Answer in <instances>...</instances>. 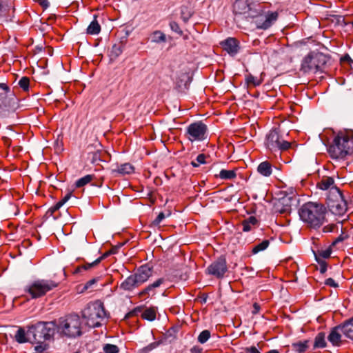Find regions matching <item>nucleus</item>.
<instances>
[{"label": "nucleus", "instance_id": "1", "mask_svg": "<svg viewBox=\"0 0 353 353\" xmlns=\"http://www.w3.org/2000/svg\"><path fill=\"white\" fill-rule=\"evenodd\" d=\"M327 150L330 157L336 159H343L353 154V131L345 130L338 132Z\"/></svg>", "mask_w": 353, "mask_h": 353}, {"label": "nucleus", "instance_id": "2", "mask_svg": "<svg viewBox=\"0 0 353 353\" xmlns=\"http://www.w3.org/2000/svg\"><path fill=\"white\" fill-rule=\"evenodd\" d=\"M56 324L53 321L38 322L29 327L28 335L32 338V343L34 344V350L37 353H43L48 347L46 343L54 334Z\"/></svg>", "mask_w": 353, "mask_h": 353}, {"label": "nucleus", "instance_id": "3", "mask_svg": "<svg viewBox=\"0 0 353 353\" xmlns=\"http://www.w3.org/2000/svg\"><path fill=\"white\" fill-rule=\"evenodd\" d=\"M326 208L323 205L307 202L303 205L299 210L300 219L312 228H320L325 221Z\"/></svg>", "mask_w": 353, "mask_h": 353}, {"label": "nucleus", "instance_id": "4", "mask_svg": "<svg viewBox=\"0 0 353 353\" xmlns=\"http://www.w3.org/2000/svg\"><path fill=\"white\" fill-rule=\"evenodd\" d=\"M56 327L59 333L68 338H75L82 334V321L77 314L60 318Z\"/></svg>", "mask_w": 353, "mask_h": 353}, {"label": "nucleus", "instance_id": "5", "mask_svg": "<svg viewBox=\"0 0 353 353\" xmlns=\"http://www.w3.org/2000/svg\"><path fill=\"white\" fill-rule=\"evenodd\" d=\"M106 316L103 304L100 301L90 303L83 311V317L90 327H99Z\"/></svg>", "mask_w": 353, "mask_h": 353}, {"label": "nucleus", "instance_id": "6", "mask_svg": "<svg viewBox=\"0 0 353 353\" xmlns=\"http://www.w3.org/2000/svg\"><path fill=\"white\" fill-rule=\"evenodd\" d=\"M278 17V12L267 10L261 6H257L253 13H250V17L254 19V23L256 28L261 30H267L271 27L276 22Z\"/></svg>", "mask_w": 353, "mask_h": 353}, {"label": "nucleus", "instance_id": "7", "mask_svg": "<svg viewBox=\"0 0 353 353\" xmlns=\"http://www.w3.org/2000/svg\"><path fill=\"white\" fill-rule=\"evenodd\" d=\"M58 286V283L50 279H36L30 282L24 288L32 299H37L46 295Z\"/></svg>", "mask_w": 353, "mask_h": 353}, {"label": "nucleus", "instance_id": "8", "mask_svg": "<svg viewBox=\"0 0 353 353\" xmlns=\"http://www.w3.org/2000/svg\"><path fill=\"white\" fill-rule=\"evenodd\" d=\"M327 206L332 214L343 215L347 211V203L339 188H332L331 195H327Z\"/></svg>", "mask_w": 353, "mask_h": 353}, {"label": "nucleus", "instance_id": "9", "mask_svg": "<svg viewBox=\"0 0 353 353\" xmlns=\"http://www.w3.org/2000/svg\"><path fill=\"white\" fill-rule=\"evenodd\" d=\"M325 63V57L320 53H311L304 58L301 70L306 73H315L321 70Z\"/></svg>", "mask_w": 353, "mask_h": 353}, {"label": "nucleus", "instance_id": "10", "mask_svg": "<svg viewBox=\"0 0 353 353\" xmlns=\"http://www.w3.org/2000/svg\"><path fill=\"white\" fill-rule=\"evenodd\" d=\"M266 147L272 152L286 150L290 147V143L283 140L277 129L270 131L266 136Z\"/></svg>", "mask_w": 353, "mask_h": 353}, {"label": "nucleus", "instance_id": "11", "mask_svg": "<svg viewBox=\"0 0 353 353\" xmlns=\"http://www.w3.org/2000/svg\"><path fill=\"white\" fill-rule=\"evenodd\" d=\"M206 125L201 122H196L187 128L185 135L191 142L201 141L206 139Z\"/></svg>", "mask_w": 353, "mask_h": 353}, {"label": "nucleus", "instance_id": "12", "mask_svg": "<svg viewBox=\"0 0 353 353\" xmlns=\"http://www.w3.org/2000/svg\"><path fill=\"white\" fill-rule=\"evenodd\" d=\"M227 271V262L223 256L219 257L217 260L212 263L206 270L208 274L212 275L217 279L223 278Z\"/></svg>", "mask_w": 353, "mask_h": 353}, {"label": "nucleus", "instance_id": "13", "mask_svg": "<svg viewBox=\"0 0 353 353\" xmlns=\"http://www.w3.org/2000/svg\"><path fill=\"white\" fill-rule=\"evenodd\" d=\"M233 8L236 14H248V16L250 17V13H253L256 7L250 0H236Z\"/></svg>", "mask_w": 353, "mask_h": 353}, {"label": "nucleus", "instance_id": "14", "mask_svg": "<svg viewBox=\"0 0 353 353\" xmlns=\"http://www.w3.org/2000/svg\"><path fill=\"white\" fill-rule=\"evenodd\" d=\"M139 286L146 282L152 275V267L149 264L140 266L132 274Z\"/></svg>", "mask_w": 353, "mask_h": 353}, {"label": "nucleus", "instance_id": "15", "mask_svg": "<svg viewBox=\"0 0 353 353\" xmlns=\"http://www.w3.org/2000/svg\"><path fill=\"white\" fill-rule=\"evenodd\" d=\"M295 201L292 196H285L279 199L274 204L276 212L281 214L290 212L292 203Z\"/></svg>", "mask_w": 353, "mask_h": 353}, {"label": "nucleus", "instance_id": "16", "mask_svg": "<svg viewBox=\"0 0 353 353\" xmlns=\"http://www.w3.org/2000/svg\"><path fill=\"white\" fill-rule=\"evenodd\" d=\"M341 333L343 334V325H339L333 327L328 336L327 340L332 343V345L339 347L341 345Z\"/></svg>", "mask_w": 353, "mask_h": 353}, {"label": "nucleus", "instance_id": "17", "mask_svg": "<svg viewBox=\"0 0 353 353\" xmlns=\"http://www.w3.org/2000/svg\"><path fill=\"white\" fill-rule=\"evenodd\" d=\"M221 45L223 49L232 56L235 55L239 49V42L234 38H228L221 43Z\"/></svg>", "mask_w": 353, "mask_h": 353}, {"label": "nucleus", "instance_id": "18", "mask_svg": "<svg viewBox=\"0 0 353 353\" xmlns=\"http://www.w3.org/2000/svg\"><path fill=\"white\" fill-rule=\"evenodd\" d=\"M317 187L323 190H328V194L331 195L332 188H337L334 185V181L332 177L324 176L317 183Z\"/></svg>", "mask_w": 353, "mask_h": 353}, {"label": "nucleus", "instance_id": "19", "mask_svg": "<svg viewBox=\"0 0 353 353\" xmlns=\"http://www.w3.org/2000/svg\"><path fill=\"white\" fill-rule=\"evenodd\" d=\"M165 281L163 278H160L154 281L153 283L149 285L145 288H144L142 291L139 293V296L142 297L145 295H154L155 294L154 289L159 287L161 284H163Z\"/></svg>", "mask_w": 353, "mask_h": 353}, {"label": "nucleus", "instance_id": "20", "mask_svg": "<svg viewBox=\"0 0 353 353\" xmlns=\"http://www.w3.org/2000/svg\"><path fill=\"white\" fill-rule=\"evenodd\" d=\"M138 287L139 285L132 274L127 277L120 285V288L125 291H132Z\"/></svg>", "mask_w": 353, "mask_h": 353}, {"label": "nucleus", "instance_id": "21", "mask_svg": "<svg viewBox=\"0 0 353 353\" xmlns=\"http://www.w3.org/2000/svg\"><path fill=\"white\" fill-rule=\"evenodd\" d=\"M134 170V167L130 163H126L121 164L120 165H117L115 168H113L112 170V173H117L121 175H125L133 173Z\"/></svg>", "mask_w": 353, "mask_h": 353}, {"label": "nucleus", "instance_id": "22", "mask_svg": "<svg viewBox=\"0 0 353 353\" xmlns=\"http://www.w3.org/2000/svg\"><path fill=\"white\" fill-rule=\"evenodd\" d=\"M192 81V76L190 74V72L185 70V72L181 73L176 81V83L179 88L184 87L187 88L188 85Z\"/></svg>", "mask_w": 353, "mask_h": 353}, {"label": "nucleus", "instance_id": "23", "mask_svg": "<svg viewBox=\"0 0 353 353\" xmlns=\"http://www.w3.org/2000/svg\"><path fill=\"white\" fill-rule=\"evenodd\" d=\"M257 171L263 176H270L272 172V165L267 161H263L258 165Z\"/></svg>", "mask_w": 353, "mask_h": 353}, {"label": "nucleus", "instance_id": "24", "mask_svg": "<svg viewBox=\"0 0 353 353\" xmlns=\"http://www.w3.org/2000/svg\"><path fill=\"white\" fill-rule=\"evenodd\" d=\"M14 338L16 341L19 343H23L28 341H30L32 343V338H29L28 332H26L23 328H19L17 331Z\"/></svg>", "mask_w": 353, "mask_h": 353}, {"label": "nucleus", "instance_id": "25", "mask_svg": "<svg viewBox=\"0 0 353 353\" xmlns=\"http://www.w3.org/2000/svg\"><path fill=\"white\" fill-rule=\"evenodd\" d=\"M343 334L348 339L353 340V317L345 321L343 324Z\"/></svg>", "mask_w": 353, "mask_h": 353}, {"label": "nucleus", "instance_id": "26", "mask_svg": "<svg viewBox=\"0 0 353 353\" xmlns=\"http://www.w3.org/2000/svg\"><path fill=\"white\" fill-rule=\"evenodd\" d=\"M257 224V219L254 216H250L242 223L243 231L249 232Z\"/></svg>", "mask_w": 353, "mask_h": 353}, {"label": "nucleus", "instance_id": "27", "mask_svg": "<svg viewBox=\"0 0 353 353\" xmlns=\"http://www.w3.org/2000/svg\"><path fill=\"white\" fill-rule=\"evenodd\" d=\"M325 334L323 332L319 333L314 339V348H324L326 347Z\"/></svg>", "mask_w": 353, "mask_h": 353}, {"label": "nucleus", "instance_id": "28", "mask_svg": "<svg viewBox=\"0 0 353 353\" xmlns=\"http://www.w3.org/2000/svg\"><path fill=\"white\" fill-rule=\"evenodd\" d=\"M101 31V26L99 24L98 21L96 20V17H94V19L90 23V24L87 28V33L91 35L98 34Z\"/></svg>", "mask_w": 353, "mask_h": 353}, {"label": "nucleus", "instance_id": "29", "mask_svg": "<svg viewBox=\"0 0 353 353\" xmlns=\"http://www.w3.org/2000/svg\"><path fill=\"white\" fill-rule=\"evenodd\" d=\"M236 176V174L234 170H221L219 174L216 175V177H219L221 179L229 180L233 179Z\"/></svg>", "mask_w": 353, "mask_h": 353}, {"label": "nucleus", "instance_id": "30", "mask_svg": "<svg viewBox=\"0 0 353 353\" xmlns=\"http://www.w3.org/2000/svg\"><path fill=\"white\" fill-rule=\"evenodd\" d=\"M150 39L152 43H158L161 42H165L166 37L165 34L163 33L161 31L157 30L151 34Z\"/></svg>", "mask_w": 353, "mask_h": 353}, {"label": "nucleus", "instance_id": "31", "mask_svg": "<svg viewBox=\"0 0 353 353\" xmlns=\"http://www.w3.org/2000/svg\"><path fill=\"white\" fill-rule=\"evenodd\" d=\"M141 316L144 319L154 321L156 319V310L152 307L147 308L143 312Z\"/></svg>", "mask_w": 353, "mask_h": 353}, {"label": "nucleus", "instance_id": "32", "mask_svg": "<svg viewBox=\"0 0 353 353\" xmlns=\"http://www.w3.org/2000/svg\"><path fill=\"white\" fill-rule=\"evenodd\" d=\"M269 245H270V241L268 240H263L262 242L254 245L252 248V252L254 254H257L258 252L263 251L265 249H267V248L269 246Z\"/></svg>", "mask_w": 353, "mask_h": 353}, {"label": "nucleus", "instance_id": "33", "mask_svg": "<svg viewBox=\"0 0 353 353\" xmlns=\"http://www.w3.org/2000/svg\"><path fill=\"white\" fill-rule=\"evenodd\" d=\"M93 179H94V175H92V174L85 175L77 181L76 186L77 188H81V187L85 185L86 184L89 183L90 181H92Z\"/></svg>", "mask_w": 353, "mask_h": 353}, {"label": "nucleus", "instance_id": "34", "mask_svg": "<svg viewBox=\"0 0 353 353\" xmlns=\"http://www.w3.org/2000/svg\"><path fill=\"white\" fill-rule=\"evenodd\" d=\"M307 341H299L293 343L292 347L296 352L302 353L307 348Z\"/></svg>", "mask_w": 353, "mask_h": 353}, {"label": "nucleus", "instance_id": "35", "mask_svg": "<svg viewBox=\"0 0 353 353\" xmlns=\"http://www.w3.org/2000/svg\"><path fill=\"white\" fill-rule=\"evenodd\" d=\"M109 253H105L103 255H102L101 256L99 257L98 259H97L94 261H93L92 263H87L85 264V265L82 266L81 268L84 269V270H87L88 268H90L94 265H97V264H99L103 259H105L107 256H108ZM80 269L81 268H78L77 269V272H79L80 271Z\"/></svg>", "mask_w": 353, "mask_h": 353}, {"label": "nucleus", "instance_id": "36", "mask_svg": "<svg viewBox=\"0 0 353 353\" xmlns=\"http://www.w3.org/2000/svg\"><path fill=\"white\" fill-rule=\"evenodd\" d=\"M246 82L249 85L258 86L261 83V81L252 74H248L245 78Z\"/></svg>", "mask_w": 353, "mask_h": 353}, {"label": "nucleus", "instance_id": "37", "mask_svg": "<svg viewBox=\"0 0 353 353\" xmlns=\"http://www.w3.org/2000/svg\"><path fill=\"white\" fill-rule=\"evenodd\" d=\"M210 337V332L208 330L202 331L199 336L198 341L201 343H205Z\"/></svg>", "mask_w": 353, "mask_h": 353}, {"label": "nucleus", "instance_id": "38", "mask_svg": "<svg viewBox=\"0 0 353 353\" xmlns=\"http://www.w3.org/2000/svg\"><path fill=\"white\" fill-rule=\"evenodd\" d=\"M192 12L188 8H183L181 12V17L185 23H187L192 17Z\"/></svg>", "mask_w": 353, "mask_h": 353}, {"label": "nucleus", "instance_id": "39", "mask_svg": "<svg viewBox=\"0 0 353 353\" xmlns=\"http://www.w3.org/2000/svg\"><path fill=\"white\" fill-rule=\"evenodd\" d=\"M103 350L105 353H118L119 350L117 345L112 344H105Z\"/></svg>", "mask_w": 353, "mask_h": 353}, {"label": "nucleus", "instance_id": "40", "mask_svg": "<svg viewBox=\"0 0 353 353\" xmlns=\"http://www.w3.org/2000/svg\"><path fill=\"white\" fill-rule=\"evenodd\" d=\"M205 163V155L200 154L197 156L196 161H192L191 164L194 167H198L200 164Z\"/></svg>", "mask_w": 353, "mask_h": 353}, {"label": "nucleus", "instance_id": "41", "mask_svg": "<svg viewBox=\"0 0 353 353\" xmlns=\"http://www.w3.org/2000/svg\"><path fill=\"white\" fill-rule=\"evenodd\" d=\"M29 79L24 77L19 80V85L23 90H28L29 88Z\"/></svg>", "mask_w": 353, "mask_h": 353}, {"label": "nucleus", "instance_id": "42", "mask_svg": "<svg viewBox=\"0 0 353 353\" xmlns=\"http://www.w3.org/2000/svg\"><path fill=\"white\" fill-rule=\"evenodd\" d=\"M170 28L172 31L179 34L181 35L183 34V31L181 30L179 24L175 21H172L170 23Z\"/></svg>", "mask_w": 353, "mask_h": 353}, {"label": "nucleus", "instance_id": "43", "mask_svg": "<svg viewBox=\"0 0 353 353\" xmlns=\"http://www.w3.org/2000/svg\"><path fill=\"white\" fill-rule=\"evenodd\" d=\"M331 254V250L329 249L321 250L318 252V256H321L323 259L329 258Z\"/></svg>", "mask_w": 353, "mask_h": 353}, {"label": "nucleus", "instance_id": "44", "mask_svg": "<svg viewBox=\"0 0 353 353\" xmlns=\"http://www.w3.org/2000/svg\"><path fill=\"white\" fill-rule=\"evenodd\" d=\"M336 227V225L334 223L328 224L327 225L323 227V232L325 233L332 232L334 231Z\"/></svg>", "mask_w": 353, "mask_h": 353}, {"label": "nucleus", "instance_id": "45", "mask_svg": "<svg viewBox=\"0 0 353 353\" xmlns=\"http://www.w3.org/2000/svg\"><path fill=\"white\" fill-rule=\"evenodd\" d=\"M165 219V214L163 212H160L157 218L154 220L153 224L158 225Z\"/></svg>", "mask_w": 353, "mask_h": 353}, {"label": "nucleus", "instance_id": "46", "mask_svg": "<svg viewBox=\"0 0 353 353\" xmlns=\"http://www.w3.org/2000/svg\"><path fill=\"white\" fill-rule=\"evenodd\" d=\"M160 343H161L160 341H155V342L151 343L150 345H148L147 347H145L144 348V351L145 352H148L153 350L154 348L157 347Z\"/></svg>", "mask_w": 353, "mask_h": 353}, {"label": "nucleus", "instance_id": "47", "mask_svg": "<svg viewBox=\"0 0 353 353\" xmlns=\"http://www.w3.org/2000/svg\"><path fill=\"white\" fill-rule=\"evenodd\" d=\"M316 259L317 261L319 262V263L320 264V268H319L320 272L321 274H324L327 270V265H326L325 262H324V261L320 262L317 258V255H316Z\"/></svg>", "mask_w": 353, "mask_h": 353}, {"label": "nucleus", "instance_id": "48", "mask_svg": "<svg viewBox=\"0 0 353 353\" xmlns=\"http://www.w3.org/2000/svg\"><path fill=\"white\" fill-rule=\"evenodd\" d=\"M325 284L335 288L339 286L338 283L332 278L327 279L325 281Z\"/></svg>", "mask_w": 353, "mask_h": 353}, {"label": "nucleus", "instance_id": "49", "mask_svg": "<svg viewBox=\"0 0 353 353\" xmlns=\"http://www.w3.org/2000/svg\"><path fill=\"white\" fill-rule=\"evenodd\" d=\"M36 1L44 8H48L50 5L48 0H36Z\"/></svg>", "mask_w": 353, "mask_h": 353}, {"label": "nucleus", "instance_id": "50", "mask_svg": "<svg viewBox=\"0 0 353 353\" xmlns=\"http://www.w3.org/2000/svg\"><path fill=\"white\" fill-rule=\"evenodd\" d=\"M2 139L4 144L9 147L11 143V140L10 139V138L8 137L7 136H3Z\"/></svg>", "mask_w": 353, "mask_h": 353}, {"label": "nucleus", "instance_id": "51", "mask_svg": "<svg viewBox=\"0 0 353 353\" xmlns=\"http://www.w3.org/2000/svg\"><path fill=\"white\" fill-rule=\"evenodd\" d=\"M247 352L249 353H261L256 347L252 346L247 349Z\"/></svg>", "mask_w": 353, "mask_h": 353}, {"label": "nucleus", "instance_id": "52", "mask_svg": "<svg viewBox=\"0 0 353 353\" xmlns=\"http://www.w3.org/2000/svg\"><path fill=\"white\" fill-rule=\"evenodd\" d=\"M201 350L202 349L200 348L199 347L194 346L192 348H191L190 352L191 353H201Z\"/></svg>", "mask_w": 353, "mask_h": 353}, {"label": "nucleus", "instance_id": "53", "mask_svg": "<svg viewBox=\"0 0 353 353\" xmlns=\"http://www.w3.org/2000/svg\"><path fill=\"white\" fill-rule=\"evenodd\" d=\"M0 88L5 90L6 92L9 91L8 86L4 83H0Z\"/></svg>", "mask_w": 353, "mask_h": 353}, {"label": "nucleus", "instance_id": "54", "mask_svg": "<svg viewBox=\"0 0 353 353\" xmlns=\"http://www.w3.org/2000/svg\"><path fill=\"white\" fill-rule=\"evenodd\" d=\"M113 50L115 51L116 56H118L119 54H120L121 53V50L120 48L117 47L116 46H113L112 51Z\"/></svg>", "mask_w": 353, "mask_h": 353}, {"label": "nucleus", "instance_id": "55", "mask_svg": "<svg viewBox=\"0 0 353 353\" xmlns=\"http://www.w3.org/2000/svg\"><path fill=\"white\" fill-rule=\"evenodd\" d=\"M70 196H71V194H70H70H66V195H65V196L61 199V201H62L64 203H65L69 200V199L70 198Z\"/></svg>", "mask_w": 353, "mask_h": 353}, {"label": "nucleus", "instance_id": "56", "mask_svg": "<svg viewBox=\"0 0 353 353\" xmlns=\"http://www.w3.org/2000/svg\"><path fill=\"white\" fill-rule=\"evenodd\" d=\"M65 204L61 200L55 204V209H59L63 205Z\"/></svg>", "mask_w": 353, "mask_h": 353}, {"label": "nucleus", "instance_id": "57", "mask_svg": "<svg viewBox=\"0 0 353 353\" xmlns=\"http://www.w3.org/2000/svg\"><path fill=\"white\" fill-rule=\"evenodd\" d=\"M96 282V279H92L90 281H89L86 285H85V288H89L90 286H91L92 284H94V283Z\"/></svg>", "mask_w": 353, "mask_h": 353}, {"label": "nucleus", "instance_id": "58", "mask_svg": "<svg viewBox=\"0 0 353 353\" xmlns=\"http://www.w3.org/2000/svg\"><path fill=\"white\" fill-rule=\"evenodd\" d=\"M254 310L253 311V313H256L258 312V311L259 310V306L257 303H254Z\"/></svg>", "mask_w": 353, "mask_h": 353}, {"label": "nucleus", "instance_id": "59", "mask_svg": "<svg viewBox=\"0 0 353 353\" xmlns=\"http://www.w3.org/2000/svg\"><path fill=\"white\" fill-rule=\"evenodd\" d=\"M58 210V209H55V205L50 208L49 212H50L51 214H53L55 211Z\"/></svg>", "mask_w": 353, "mask_h": 353}, {"label": "nucleus", "instance_id": "60", "mask_svg": "<svg viewBox=\"0 0 353 353\" xmlns=\"http://www.w3.org/2000/svg\"><path fill=\"white\" fill-rule=\"evenodd\" d=\"M58 210V209H55V205L50 208L49 212H50L51 214H53L55 211Z\"/></svg>", "mask_w": 353, "mask_h": 353}, {"label": "nucleus", "instance_id": "61", "mask_svg": "<svg viewBox=\"0 0 353 353\" xmlns=\"http://www.w3.org/2000/svg\"><path fill=\"white\" fill-rule=\"evenodd\" d=\"M267 353H279V352L276 350H272L268 351Z\"/></svg>", "mask_w": 353, "mask_h": 353}, {"label": "nucleus", "instance_id": "62", "mask_svg": "<svg viewBox=\"0 0 353 353\" xmlns=\"http://www.w3.org/2000/svg\"><path fill=\"white\" fill-rule=\"evenodd\" d=\"M133 313H134V312H129L128 314H126L125 318L130 317V316H132L133 314Z\"/></svg>", "mask_w": 353, "mask_h": 353}, {"label": "nucleus", "instance_id": "63", "mask_svg": "<svg viewBox=\"0 0 353 353\" xmlns=\"http://www.w3.org/2000/svg\"><path fill=\"white\" fill-rule=\"evenodd\" d=\"M2 8H3V6H2V4L0 3V11H1Z\"/></svg>", "mask_w": 353, "mask_h": 353}]
</instances>
